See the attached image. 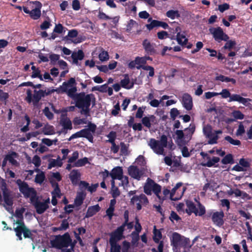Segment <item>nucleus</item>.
<instances>
[{
  "label": "nucleus",
  "mask_w": 252,
  "mask_h": 252,
  "mask_svg": "<svg viewBox=\"0 0 252 252\" xmlns=\"http://www.w3.org/2000/svg\"><path fill=\"white\" fill-rule=\"evenodd\" d=\"M125 227L121 225L110 234V252H121V247L118 242L125 238L123 235Z\"/></svg>",
  "instance_id": "nucleus-1"
},
{
  "label": "nucleus",
  "mask_w": 252,
  "mask_h": 252,
  "mask_svg": "<svg viewBox=\"0 0 252 252\" xmlns=\"http://www.w3.org/2000/svg\"><path fill=\"white\" fill-rule=\"evenodd\" d=\"M171 245L174 249H179L183 247L185 249H189L191 247L190 240L184 236L181 235L177 232H173L170 237Z\"/></svg>",
  "instance_id": "nucleus-2"
},
{
  "label": "nucleus",
  "mask_w": 252,
  "mask_h": 252,
  "mask_svg": "<svg viewBox=\"0 0 252 252\" xmlns=\"http://www.w3.org/2000/svg\"><path fill=\"white\" fill-rule=\"evenodd\" d=\"M167 137L163 134L161 136L160 140L151 138L148 142V145L156 154L164 155V148L167 147Z\"/></svg>",
  "instance_id": "nucleus-3"
},
{
  "label": "nucleus",
  "mask_w": 252,
  "mask_h": 252,
  "mask_svg": "<svg viewBox=\"0 0 252 252\" xmlns=\"http://www.w3.org/2000/svg\"><path fill=\"white\" fill-rule=\"evenodd\" d=\"M88 128H84L77 132L73 134L68 139V141H70L73 139L80 137H84L91 143L94 142V137L92 133L95 132L96 126L94 124L89 122Z\"/></svg>",
  "instance_id": "nucleus-4"
},
{
  "label": "nucleus",
  "mask_w": 252,
  "mask_h": 252,
  "mask_svg": "<svg viewBox=\"0 0 252 252\" xmlns=\"http://www.w3.org/2000/svg\"><path fill=\"white\" fill-rule=\"evenodd\" d=\"M60 94H66L71 98L77 92L76 82L74 78H70L63 83L62 85L57 88Z\"/></svg>",
  "instance_id": "nucleus-5"
},
{
  "label": "nucleus",
  "mask_w": 252,
  "mask_h": 252,
  "mask_svg": "<svg viewBox=\"0 0 252 252\" xmlns=\"http://www.w3.org/2000/svg\"><path fill=\"white\" fill-rule=\"evenodd\" d=\"M92 97L95 99L93 94H86L85 93L81 92L80 93H76L71 98L75 101V107L81 108L91 105Z\"/></svg>",
  "instance_id": "nucleus-6"
},
{
  "label": "nucleus",
  "mask_w": 252,
  "mask_h": 252,
  "mask_svg": "<svg viewBox=\"0 0 252 252\" xmlns=\"http://www.w3.org/2000/svg\"><path fill=\"white\" fill-rule=\"evenodd\" d=\"M71 243V239L68 232L63 235L56 236L55 239L51 241L53 247L61 250L63 248H67Z\"/></svg>",
  "instance_id": "nucleus-7"
},
{
  "label": "nucleus",
  "mask_w": 252,
  "mask_h": 252,
  "mask_svg": "<svg viewBox=\"0 0 252 252\" xmlns=\"http://www.w3.org/2000/svg\"><path fill=\"white\" fill-rule=\"evenodd\" d=\"M44 93L43 90H37L34 89L33 94H32V90L29 89L26 92L27 96L25 100L29 103H32L34 106H36L38 105L42 97H44Z\"/></svg>",
  "instance_id": "nucleus-8"
},
{
  "label": "nucleus",
  "mask_w": 252,
  "mask_h": 252,
  "mask_svg": "<svg viewBox=\"0 0 252 252\" xmlns=\"http://www.w3.org/2000/svg\"><path fill=\"white\" fill-rule=\"evenodd\" d=\"M210 32L213 35V38L217 42L227 41L229 37L224 33L220 27L212 28L209 29Z\"/></svg>",
  "instance_id": "nucleus-9"
},
{
  "label": "nucleus",
  "mask_w": 252,
  "mask_h": 252,
  "mask_svg": "<svg viewBox=\"0 0 252 252\" xmlns=\"http://www.w3.org/2000/svg\"><path fill=\"white\" fill-rule=\"evenodd\" d=\"M136 203V209L138 211L141 210L142 205L147 206L149 204V200L147 196L143 193H141L139 195H133V196L130 199V203L131 204H134Z\"/></svg>",
  "instance_id": "nucleus-10"
},
{
  "label": "nucleus",
  "mask_w": 252,
  "mask_h": 252,
  "mask_svg": "<svg viewBox=\"0 0 252 252\" xmlns=\"http://www.w3.org/2000/svg\"><path fill=\"white\" fill-rule=\"evenodd\" d=\"M16 184L19 187L20 191L24 195L25 198H29L32 191L34 192V189L32 188H30L28 183L18 179L16 181Z\"/></svg>",
  "instance_id": "nucleus-11"
},
{
  "label": "nucleus",
  "mask_w": 252,
  "mask_h": 252,
  "mask_svg": "<svg viewBox=\"0 0 252 252\" xmlns=\"http://www.w3.org/2000/svg\"><path fill=\"white\" fill-rule=\"evenodd\" d=\"M142 46L147 55L152 56L157 54V50L155 49L156 44L151 43L147 39L143 41Z\"/></svg>",
  "instance_id": "nucleus-12"
},
{
  "label": "nucleus",
  "mask_w": 252,
  "mask_h": 252,
  "mask_svg": "<svg viewBox=\"0 0 252 252\" xmlns=\"http://www.w3.org/2000/svg\"><path fill=\"white\" fill-rule=\"evenodd\" d=\"M224 214L222 211L214 212L212 221L215 225L220 227L224 224Z\"/></svg>",
  "instance_id": "nucleus-13"
},
{
  "label": "nucleus",
  "mask_w": 252,
  "mask_h": 252,
  "mask_svg": "<svg viewBox=\"0 0 252 252\" xmlns=\"http://www.w3.org/2000/svg\"><path fill=\"white\" fill-rule=\"evenodd\" d=\"M176 40L179 44L183 47L186 46L188 49L191 48L192 44L188 42V39L186 37L184 34L178 32L176 35Z\"/></svg>",
  "instance_id": "nucleus-14"
},
{
  "label": "nucleus",
  "mask_w": 252,
  "mask_h": 252,
  "mask_svg": "<svg viewBox=\"0 0 252 252\" xmlns=\"http://www.w3.org/2000/svg\"><path fill=\"white\" fill-rule=\"evenodd\" d=\"M182 104L184 108L187 110L192 109L193 106L192 99L190 94L185 93L182 97Z\"/></svg>",
  "instance_id": "nucleus-15"
},
{
  "label": "nucleus",
  "mask_w": 252,
  "mask_h": 252,
  "mask_svg": "<svg viewBox=\"0 0 252 252\" xmlns=\"http://www.w3.org/2000/svg\"><path fill=\"white\" fill-rule=\"evenodd\" d=\"M123 170L121 167L118 166L114 168L110 173V176L113 180H121L123 178Z\"/></svg>",
  "instance_id": "nucleus-16"
},
{
  "label": "nucleus",
  "mask_w": 252,
  "mask_h": 252,
  "mask_svg": "<svg viewBox=\"0 0 252 252\" xmlns=\"http://www.w3.org/2000/svg\"><path fill=\"white\" fill-rule=\"evenodd\" d=\"M231 99V100H234V101H237L240 103L243 104L246 106H250L251 105V104L250 103V102L252 101L251 99L243 97L239 94H236L234 95Z\"/></svg>",
  "instance_id": "nucleus-17"
},
{
  "label": "nucleus",
  "mask_w": 252,
  "mask_h": 252,
  "mask_svg": "<svg viewBox=\"0 0 252 252\" xmlns=\"http://www.w3.org/2000/svg\"><path fill=\"white\" fill-rule=\"evenodd\" d=\"M120 84L122 87L129 90L133 87L134 83L130 82L128 75L126 74L124 75V78L121 80Z\"/></svg>",
  "instance_id": "nucleus-18"
},
{
  "label": "nucleus",
  "mask_w": 252,
  "mask_h": 252,
  "mask_svg": "<svg viewBox=\"0 0 252 252\" xmlns=\"http://www.w3.org/2000/svg\"><path fill=\"white\" fill-rule=\"evenodd\" d=\"M129 175L133 178L139 179L141 177L140 172L139 168L135 166L131 165L128 168Z\"/></svg>",
  "instance_id": "nucleus-19"
},
{
  "label": "nucleus",
  "mask_w": 252,
  "mask_h": 252,
  "mask_svg": "<svg viewBox=\"0 0 252 252\" xmlns=\"http://www.w3.org/2000/svg\"><path fill=\"white\" fill-rule=\"evenodd\" d=\"M34 207L38 214H43L49 208V206L47 204L40 201L36 202Z\"/></svg>",
  "instance_id": "nucleus-20"
},
{
  "label": "nucleus",
  "mask_w": 252,
  "mask_h": 252,
  "mask_svg": "<svg viewBox=\"0 0 252 252\" xmlns=\"http://www.w3.org/2000/svg\"><path fill=\"white\" fill-rule=\"evenodd\" d=\"M81 174L77 169L72 170L69 176V178L72 184L74 185H76L78 183Z\"/></svg>",
  "instance_id": "nucleus-21"
},
{
  "label": "nucleus",
  "mask_w": 252,
  "mask_h": 252,
  "mask_svg": "<svg viewBox=\"0 0 252 252\" xmlns=\"http://www.w3.org/2000/svg\"><path fill=\"white\" fill-rule=\"evenodd\" d=\"M100 210V207L98 204L89 207L85 218H89L93 216L98 212Z\"/></svg>",
  "instance_id": "nucleus-22"
},
{
  "label": "nucleus",
  "mask_w": 252,
  "mask_h": 252,
  "mask_svg": "<svg viewBox=\"0 0 252 252\" xmlns=\"http://www.w3.org/2000/svg\"><path fill=\"white\" fill-rule=\"evenodd\" d=\"M60 124L63 126L64 130H71L72 128L71 121L66 116H63L61 118Z\"/></svg>",
  "instance_id": "nucleus-23"
},
{
  "label": "nucleus",
  "mask_w": 252,
  "mask_h": 252,
  "mask_svg": "<svg viewBox=\"0 0 252 252\" xmlns=\"http://www.w3.org/2000/svg\"><path fill=\"white\" fill-rule=\"evenodd\" d=\"M3 193V200L5 204L8 206H12L13 199L11 194V191L4 192Z\"/></svg>",
  "instance_id": "nucleus-24"
},
{
  "label": "nucleus",
  "mask_w": 252,
  "mask_h": 252,
  "mask_svg": "<svg viewBox=\"0 0 252 252\" xmlns=\"http://www.w3.org/2000/svg\"><path fill=\"white\" fill-rule=\"evenodd\" d=\"M18 156V154L15 152H12L10 154H7L6 156V158L8 161L12 165L15 166H19V162L14 159Z\"/></svg>",
  "instance_id": "nucleus-25"
},
{
  "label": "nucleus",
  "mask_w": 252,
  "mask_h": 252,
  "mask_svg": "<svg viewBox=\"0 0 252 252\" xmlns=\"http://www.w3.org/2000/svg\"><path fill=\"white\" fill-rule=\"evenodd\" d=\"M186 204L189 211V212H188V210H187V212L189 215H190L191 213H194L196 216H197L198 209L193 202L191 201H188L186 202Z\"/></svg>",
  "instance_id": "nucleus-26"
},
{
  "label": "nucleus",
  "mask_w": 252,
  "mask_h": 252,
  "mask_svg": "<svg viewBox=\"0 0 252 252\" xmlns=\"http://www.w3.org/2000/svg\"><path fill=\"white\" fill-rule=\"evenodd\" d=\"M148 180H149L152 183V190L153 192L156 195L158 198L161 199V197L159 194L161 192V186L155 183L152 180L150 179L149 178H148Z\"/></svg>",
  "instance_id": "nucleus-27"
},
{
  "label": "nucleus",
  "mask_w": 252,
  "mask_h": 252,
  "mask_svg": "<svg viewBox=\"0 0 252 252\" xmlns=\"http://www.w3.org/2000/svg\"><path fill=\"white\" fill-rule=\"evenodd\" d=\"M209 159L207 162L202 164L203 166H207L208 167H211L213 166L217 167V165H215V163H218L220 161V158L219 157H213L211 159L209 157H208Z\"/></svg>",
  "instance_id": "nucleus-28"
},
{
  "label": "nucleus",
  "mask_w": 252,
  "mask_h": 252,
  "mask_svg": "<svg viewBox=\"0 0 252 252\" xmlns=\"http://www.w3.org/2000/svg\"><path fill=\"white\" fill-rule=\"evenodd\" d=\"M219 187L217 183L214 181H210L209 183H207L204 185L203 187V190L206 192L208 189L210 190L214 191L215 189H217Z\"/></svg>",
  "instance_id": "nucleus-29"
},
{
  "label": "nucleus",
  "mask_w": 252,
  "mask_h": 252,
  "mask_svg": "<svg viewBox=\"0 0 252 252\" xmlns=\"http://www.w3.org/2000/svg\"><path fill=\"white\" fill-rule=\"evenodd\" d=\"M62 164L63 163L62 162V159H60V157H58L57 159L52 158L50 160V162L48 166V168L51 169L52 167H54L56 166L61 167Z\"/></svg>",
  "instance_id": "nucleus-30"
},
{
  "label": "nucleus",
  "mask_w": 252,
  "mask_h": 252,
  "mask_svg": "<svg viewBox=\"0 0 252 252\" xmlns=\"http://www.w3.org/2000/svg\"><path fill=\"white\" fill-rule=\"evenodd\" d=\"M215 80L220 81L221 82H231L233 84L235 85L236 83V80L233 78H230L228 77L225 76L223 75H220L219 76H216Z\"/></svg>",
  "instance_id": "nucleus-31"
},
{
  "label": "nucleus",
  "mask_w": 252,
  "mask_h": 252,
  "mask_svg": "<svg viewBox=\"0 0 252 252\" xmlns=\"http://www.w3.org/2000/svg\"><path fill=\"white\" fill-rule=\"evenodd\" d=\"M137 69H139L140 68L143 69L144 70H149L148 77H153L155 75V69L154 68L150 65H139L136 66Z\"/></svg>",
  "instance_id": "nucleus-32"
},
{
  "label": "nucleus",
  "mask_w": 252,
  "mask_h": 252,
  "mask_svg": "<svg viewBox=\"0 0 252 252\" xmlns=\"http://www.w3.org/2000/svg\"><path fill=\"white\" fill-rule=\"evenodd\" d=\"M30 17L33 20H37L41 16V9L35 8L31 11Z\"/></svg>",
  "instance_id": "nucleus-33"
},
{
  "label": "nucleus",
  "mask_w": 252,
  "mask_h": 252,
  "mask_svg": "<svg viewBox=\"0 0 252 252\" xmlns=\"http://www.w3.org/2000/svg\"><path fill=\"white\" fill-rule=\"evenodd\" d=\"M235 94H231L228 91V90L226 89H222L220 93H218V95H221V97L224 98H226L229 97V102L234 101V100H231L232 97L235 95Z\"/></svg>",
  "instance_id": "nucleus-34"
},
{
  "label": "nucleus",
  "mask_w": 252,
  "mask_h": 252,
  "mask_svg": "<svg viewBox=\"0 0 252 252\" xmlns=\"http://www.w3.org/2000/svg\"><path fill=\"white\" fill-rule=\"evenodd\" d=\"M42 132L46 135L54 134L55 133L54 126L49 125L45 126L42 128Z\"/></svg>",
  "instance_id": "nucleus-35"
},
{
  "label": "nucleus",
  "mask_w": 252,
  "mask_h": 252,
  "mask_svg": "<svg viewBox=\"0 0 252 252\" xmlns=\"http://www.w3.org/2000/svg\"><path fill=\"white\" fill-rule=\"evenodd\" d=\"M148 22L150 23L149 24L146 25V27L147 29L151 31L154 28L158 27V21L156 20H153L152 18H148Z\"/></svg>",
  "instance_id": "nucleus-36"
},
{
  "label": "nucleus",
  "mask_w": 252,
  "mask_h": 252,
  "mask_svg": "<svg viewBox=\"0 0 252 252\" xmlns=\"http://www.w3.org/2000/svg\"><path fill=\"white\" fill-rule=\"evenodd\" d=\"M84 56V53L82 50H79L77 52H73L71 54L72 59H76L78 60H82Z\"/></svg>",
  "instance_id": "nucleus-37"
},
{
  "label": "nucleus",
  "mask_w": 252,
  "mask_h": 252,
  "mask_svg": "<svg viewBox=\"0 0 252 252\" xmlns=\"http://www.w3.org/2000/svg\"><path fill=\"white\" fill-rule=\"evenodd\" d=\"M221 163L223 164H232L234 163L233 157L232 154H228L221 159Z\"/></svg>",
  "instance_id": "nucleus-38"
},
{
  "label": "nucleus",
  "mask_w": 252,
  "mask_h": 252,
  "mask_svg": "<svg viewBox=\"0 0 252 252\" xmlns=\"http://www.w3.org/2000/svg\"><path fill=\"white\" fill-rule=\"evenodd\" d=\"M153 232V240L155 243H158L159 240L162 238V234L159 230L156 229V226H154Z\"/></svg>",
  "instance_id": "nucleus-39"
},
{
  "label": "nucleus",
  "mask_w": 252,
  "mask_h": 252,
  "mask_svg": "<svg viewBox=\"0 0 252 252\" xmlns=\"http://www.w3.org/2000/svg\"><path fill=\"white\" fill-rule=\"evenodd\" d=\"M166 15L167 17L171 19H174L175 18L180 17V14L178 10H170L167 11Z\"/></svg>",
  "instance_id": "nucleus-40"
},
{
  "label": "nucleus",
  "mask_w": 252,
  "mask_h": 252,
  "mask_svg": "<svg viewBox=\"0 0 252 252\" xmlns=\"http://www.w3.org/2000/svg\"><path fill=\"white\" fill-rule=\"evenodd\" d=\"M32 232H35V230H31L27 227L23 230V235L25 238H29L33 240L34 237Z\"/></svg>",
  "instance_id": "nucleus-41"
},
{
  "label": "nucleus",
  "mask_w": 252,
  "mask_h": 252,
  "mask_svg": "<svg viewBox=\"0 0 252 252\" xmlns=\"http://www.w3.org/2000/svg\"><path fill=\"white\" fill-rule=\"evenodd\" d=\"M155 118V117L154 115H151L150 117L145 116L142 118V123L145 126L150 128L151 127L150 119Z\"/></svg>",
  "instance_id": "nucleus-42"
},
{
  "label": "nucleus",
  "mask_w": 252,
  "mask_h": 252,
  "mask_svg": "<svg viewBox=\"0 0 252 252\" xmlns=\"http://www.w3.org/2000/svg\"><path fill=\"white\" fill-rule=\"evenodd\" d=\"M84 199V194L82 192L79 193L74 200V203L77 206H81Z\"/></svg>",
  "instance_id": "nucleus-43"
},
{
  "label": "nucleus",
  "mask_w": 252,
  "mask_h": 252,
  "mask_svg": "<svg viewBox=\"0 0 252 252\" xmlns=\"http://www.w3.org/2000/svg\"><path fill=\"white\" fill-rule=\"evenodd\" d=\"M87 163H88V158L85 157L83 158H81L78 159L77 161H76L74 164L73 165V167H82L85 165Z\"/></svg>",
  "instance_id": "nucleus-44"
},
{
  "label": "nucleus",
  "mask_w": 252,
  "mask_h": 252,
  "mask_svg": "<svg viewBox=\"0 0 252 252\" xmlns=\"http://www.w3.org/2000/svg\"><path fill=\"white\" fill-rule=\"evenodd\" d=\"M16 223L18 224V226L14 228V230H23L27 227L23 220V219H20L19 220H17Z\"/></svg>",
  "instance_id": "nucleus-45"
},
{
  "label": "nucleus",
  "mask_w": 252,
  "mask_h": 252,
  "mask_svg": "<svg viewBox=\"0 0 252 252\" xmlns=\"http://www.w3.org/2000/svg\"><path fill=\"white\" fill-rule=\"evenodd\" d=\"M209 138L208 144H215L218 143V140L219 137L217 135H215L214 133H211L208 135Z\"/></svg>",
  "instance_id": "nucleus-46"
},
{
  "label": "nucleus",
  "mask_w": 252,
  "mask_h": 252,
  "mask_svg": "<svg viewBox=\"0 0 252 252\" xmlns=\"http://www.w3.org/2000/svg\"><path fill=\"white\" fill-rule=\"evenodd\" d=\"M32 163L34 164L35 167H37L35 169L36 172H39L40 170L38 168L41 165V159L37 155H35L32 158Z\"/></svg>",
  "instance_id": "nucleus-47"
},
{
  "label": "nucleus",
  "mask_w": 252,
  "mask_h": 252,
  "mask_svg": "<svg viewBox=\"0 0 252 252\" xmlns=\"http://www.w3.org/2000/svg\"><path fill=\"white\" fill-rule=\"evenodd\" d=\"M45 179V175L43 172L41 171L40 173L37 174L35 178L34 182L36 183L41 184Z\"/></svg>",
  "instance_id": "nucleus-48"
},
{
  "label": "nucleus",
  "mask_w": 252,
  "mask_h": 252,
  "mask_svg": "<svg viewBox=\"0 0 252 252\" xmlns=\"http://www.w3.org/2000/svg\"><path fill=\"white\" fill-rule=\"evenodd\" d=\"M224 140L233 145L240 146L241 144V142L240 140L234 139L231 136L228 135L224 137Z\"/></svg>",
  "instance_id": "nucleus-49"
},
{
  "label": "nucleus",
  "mask_w": 252,
  "mask_h": 252,
  "mask_svg": "<svg viewBox=\"0 0 252 252\" xmlns=\"http://www.w3.org/2000/svg\"><path fill=\"white\" fill-rule=\"evenodd\" d=\"M64 219L62 220L61 226L58 228L55 227L54 230H66L69 227V223L68 222V219Z\"/></svg>",
  "instance_id": "nucleus-50"
},
{
  "label": "nucleus",
  "mask_w": 252,
  "mask_h": 252,
  "mask_svg": "<svg viewBox=\"0 0 252 252\" xmlns=\"http://www.w3.org/2000/svg\"><path fill=\"white\" fill-rule=\"evenodd\" d=\"M108 84H105L101 86H96L92 89V91H98L101 93H106V89Z\"/></svg>",
  "instance_id": "nucleus-51"
},
{
  "label": "nucleus",
  "mask_w": 252,
  "mask_h": 252,
  "mask_svg": "<svg viewBox=\"0 0 252 252\" xmlns=\"http://www.w3.org/2000/svg\"><path fill=\"white\" fill-rule=\"evenodd\" d=\"M121 148H120V152L121 153V155H124V156H127L128 154V145H126L124 142H121L120 144Z\"/></svg>",
  "instance_id": "nucleus-52"
},
{
  "label": "nucleus",
  "mask_w": 252,
  "mask_h": 252,
  "mask_svg": "<svg viewBox=\"0 0 252 252\" xmlns=\"http://www.w3.org/2000/svg\"><path fill=\"white\" fill-rule=\"evenodd\" d=\"M43 113L48 120H51L54 118V114L50 111L48 107H45L43 110Z\"/></svg>",
  "instance_id": "nucleus-53"
},
{
  "label": "nucleus",
  "mask_w": 252,
  "mask_h": 252,
  "mask_svg": "<svg viewBox=\"0 0 252 252\" xmlns=\"http://www.w3.org/2000/svg\"><path fill=\"white\" fill-rule=\"evenodd\" d=\"M107 137L109 138V140L107 141V142L110 143L115 142V141L117 137V133L116 131H111L107 135Z\"/></svg>",
  "instance_id": "nucleus-54"
},
{
  "label": "nucleus",
  "mask_w": 252,
  "mask_h": 252,
  "mask_svg": "<svg viewBox=\"0 0 252 252\" xmlns=\"http://www.w3.org/2000/svg\"><path fill=\"white\" fill-rule=\"evenodd\" d=\"M49 58L51 61V64L54 65L57 61H59L60 55L52 53L49 55Z\"/></svg>",
  "instance_id": "nucleus-55"
},
{
  "label": "nucleus",
  "mask_w": 252,
  "mask_h": 252,
  "mask_svg": "<svg viewBox=\"0 0 252 252\" xmlns=\"http://www.w3.org/2000/svg\"><path fill=\"white\" fill-rule=\"evenodd\" d=\"M226 41V43L225 44L223 47L224 49H228L229 50H231L236 44V43L235 41L228 40Z\"/></svg>",
  "instance_id": "nucleus-56"
},
{
  "label": "nucleus",
  "mask_w": 252,
  "mask_h": 252,
  "mask_svg": "<svg viewBox=\"0 0 252 252\" xmlns=\"http://www.w3.org/2000/svg\"><path fill=\"white\" fill-rule=\"evenodd\" d=\"M135 25H137L136 22L133 19H130L126 25V31L130 32Z\"/></svg>",
  "instance_id": "nucleus-57"
},
{
  "label": "nucleus",
  "mask_w": 252,
  "mask_h": 252,
  "mask_svg": "<svg viewBox=\"0 0 252 252\" xmlns=\"http://www.w3.org/2000/svg\"><path fill=\"white\" fill-rule=\"evenodd\" d=\"M239 164L241 167L245 168H249L250 167L251 164L250 162L244 158H242L239 160Z\"/></svg>",
  "instance_id": "nucleus-58"
},
{
  "label": "nucleus",
  "mask_w": 252,
  "mask_h": 252,
  "mask_svg": "<svg viewBox=\"0 0 252 252\" xmlns=\"http://www.w3.org/2000/svg\"><path fill=\"white\" fill-rule=\"evenodd\" d=\"M234 119L242 120L244 118V115L239 110L234 111L232 112Z\"/></svg>",
  "instance_id": "nucleus-59"
},
{
  "label": "nucleus",
  "mask_w": 252,
  "mask_h": 252,
  "mask_svg": "<svg viewBox=\"0 0 252 252\" xmlns=\"http://www.w3.org/2000/svg\"><path fill=\"white\" fill-rule=\"evenodd\" d=\"M99 60L102 61H105L109 59V55L107 52L102 51L98 56Z\"/></svg>",
  "instance_id": "nucleus-60"
},
{
  "label": "nucleus",
  "mask_w": 252,
  "mask_h": 252,
  "mask_svg": "<svg viewBox=\"0 0 252 252\" xmlns=\"http://www.w3.org/2000/svg\"><path fill=\"white\" fill-rule=\"evenodd\" d=\"M30 200L31 203L32 204L33 206H34V204L36 202H39L38 198L37 196H36V191L35 190H34V192L32 191L31 193V195L30 196Z\"/></svg>",
  "instance_id": "nucleus-61"
},
{
  "label": "nucleus",
  "mask_w": 252,
  "mask_h": 252,
  "mask_svg": "<svg viewBox=\"0 0 252 252\" xmlns=\"http://www.w3.org/2000/svg\"><path fill=\"white\" fill-rule=\"evenodd\" d=\"M152 190V183H149L144 187V191L147 195H151Z\"/></svg>",
  "instance_id": "nucleus-62"
},
{
  "label": "nucleus",
  "mask_w": 252,
  "mask_h": 252,
  "mask_svg": "<svg viewBox=\"0 0 252 252\" xmlns=\"http://www.w3.org/2000/svg\"><path fill=\"white\" fill-rule=\"evenodd\" d=\"M51 194L52 195L57 196L58 198H60L61 197L62 193L59 185H57V187L55 188L54 190L52 191Z\"/></svg>",
  "instance_id": "nucleus-63"
},
{
  "label": "nucleus",
  "mask_w": 252,
  "mask_h": 252,
  "mask_svg": "<svg viewBox=\"0 0 252 252\" xmlns=\"http://www.w3.org/2000/svg\"><path fill=\"white\" fill-rule=\"evenodd\" d=\"M179 110L176 108H172L170 110V117L173 120H175L176 118L179 115Z\"/></svg>",
  "instance_id": "nucleus-64"
}]
</instances>
